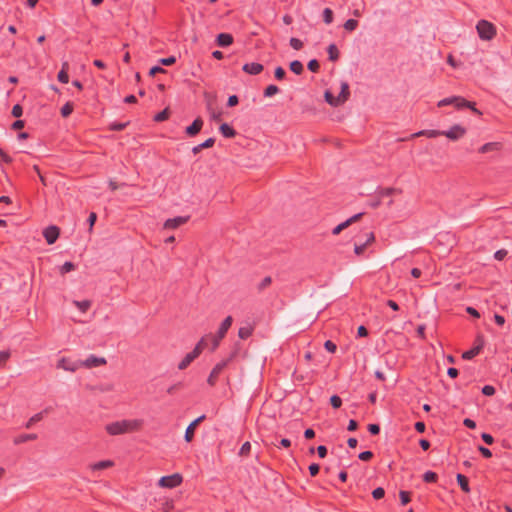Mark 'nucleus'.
<instances>
[{"label":"nucleus","instance_id":"79ce46f5","mask_svg":"<svg viewBox=\"0 0 512 512\" xmlns=\"http://www.w3.org/2000/svg\"><path fill=\"white\" fill-rule=\"evenodd\" d=\"M128 123H121V122H113L110 124V130L113 131H122L126 128Z\"/></svg>","mask_w":512,"mask_h":512},{"label":"nucleus","instance_id":"6ab92c4d","mask_svg":"<svg viewBox=\"0 0 512 512\" xmlns=\"http://www.w3.org/2000/svg\"><path fill=\"white\" fill-rule=\"evenodd\" d=\"M68 68H69L68 62H63L62 63V69L59 71V73L57 75L58 81L63 83V84H66V83L69 82V76H68V73H67Z\"/></svg>","mask_w":512,"mask_h":512},{"label":"nucleus","instance_id":"5fc2aeb1","mask_svg":"<svg viewBox=\"0 0 512 512\" xmlns=\"http://www.w3.org/2000/svg\"><path fill=\"white\" fill-rule=\"evenodd\" d=\"M373 457V453L371 451H363L358 455V458L361 461H368Z\"/></svg>","mask_w":512,"mask_h":512},{"label":"nucleus","instance_id":"f03ea898","mask_svg":"<svg viewBox=\"0 0 512 512\" xmlns=\"http://www.w3.org/2000/svg\"><path fill=\"white\" fill-rule=\"evenodd\" d=\"M233 319L231 316H227L221 323L219 330L216 335H207L205 336V347L207 346V341H211V350L214 351L220 344V341L226 335L228 329L231 327Z\"/></svg>","mask_w":512,"mask_h":512},{"label":"nucleus","instance_id":"f704fd0d","mask_svg":"<svg viewBox=\"0 0 512 512\" xmlns=\"http://www.w3.org/2000/svg\"><path fill=\"white\" fill-rule=\"evenodd\" d=\"M498 143H495V142H490V143H486L484 144L483 146H481V148L479 149V151L481 153H487L489 151H492V150H495V149H498Z\"/></svg>","mask_w":512,"mask_h":512},{"label":"nucleus","instance_id":"39448f33","mask_svg":"<svg viewBox=\"0 0 512 512\" xmlns=\"http://www.w3.org/2000/svg\"><path fill=\"white\" fill-rule=\"evenodd\" d=\"M451 104H454L458 108H464V107L470 108L475 113L480 114V112L473 106V104L471 102H468L467 100H465L462 97H448V98H444L438 102L439 107L451 105Z\"/></svg>","mask_w":512,"mask_h":512},{"label":"nucleus","instance_id":"4468645a","mask_svg":"<svg viewBox=\"0 0 512 512\" xmlns=\"http://www.w3.org/2000/svg\"><path fill=\"white\" fill-rule=\"evenodd\" d=\"M363 214L362 213H357L353 216H351L350 218H348L346 221L340 223L339 225H337L335 228H333L332 230V234L333 235H338L342 230H344L345 228H347L348 226H350L352 223H354L355 221H357Z\"/></svg>","mask_w":512,"mask_h":512},{"label":"nucleus","instance_id":"c9c22d12","mask_svg":"<svg viewBox=\"0 0 512 512\" xmlns=\"http://www.w3.org/2000/svg\"><path fill=\"white\" fill-rule=\"evenodd\" d=\"M423 480L427 483H433L437 480V474L433 471H426L423 474Z\"/></svg>","mask_w":512,"mask_h":512},{"label":"nucleus","instance_id":"423d86ee","mask_svg":"<svg viewBox=\"0 0 512 512\" xmlns=\"http://www.w3.org/2000/svg\"><path fill=\"white\" fill-rule=\"evenodd\" d=\"M182 482V476L178 473L163 476L159 479L158 485L164 488H175Z\"/></svg>","mask_w":512,"mask_h":512},{"label":"nucleus","instance_id":"a211bd4d","mask_svg":"<svg viewBox=\"0 0 512 512\" xmlns=\"http://www.w3.org/2000/svg\"><path fill=\"white\" fill-rule=\"evenodd\" d=\"M216 42L220 47H228L233 43V36L229 33H220L216 38Z\"/></svg>","mask_w":512,"mask_h":512},{"label":"nucleus","instance_id":"f3484780","mask_svg":"<svg viewBox=\"0 0 512 512\" xmlns=\"http://www.w3.org/2000/svg\"><path fill=\"white\" fill-rule=\"evenodd\" d=\"M350 96L349 84L345 81L341 82V89L337 96L339 106L344 104Z\"/></svg>","mask_w":512,"mask_h":512},{"label":"nucleus","instance_id":"7ed1b4c3","mask_svg":"<svg viewBox=\"0 0 512 512\" xmlns=\"http://www.w3.org/2000/svg\"><path fill=\"white\" fill-rule=\"evenodd\" d=\"M476 30L481 40L490 41L496 35V27L487 20H479L476 24Z\"/></svg>","mask_w":512,"mask_h":512},{"label":"nucleus","instance_id":"2eb2a0df","mask_svg":"<svg viewBox=\"0 0 512 512\" xmlns=\"http://www.w3.org/2000/svg\"><path fill=\"white\" fill-rule=\"evenodd\" d=\"M263 68V65L257 62L245 63L242 67L243 71L250 75L260 74Z\"/></svg>","mask_w":512,"mask_h":512},{"label":"nucleus","instance_id":"e433bc0d","mask_svg":"<svg viewBox=\"0 0 512 512\" xmlns=\"http://www.w3.org/2000/svg\"><path fill=\"white\" fill-rule=\"evenodd\" d=\"M75 269V265L74 263L70 262V261H66L61 267H60V273L61 274H66V273H69L71 271H73Z\"/></svg>","mask_w":512,"mask_h":512},{"label":"nucleus","instance_id":"a878e982","mask_svg":"<svg viewBox=\"0 0 512 512\" xmlns=\"http://www.w3.org/2000/svg\"><path fill=\"white\" fill-rule=\"evenodd\" d=\"M73 304L82 312V313H85L91 306V301L90 300H82V301H78V300H74L73 301Z\"/></svg>","mask_w":512,"mask_h":512},{"label":"nucleus","instance_id":"8fccbe9b","mask_svg":"<svg viewBox=\"0 0 512 512\" xmlns=\"http://www.w3.org/2000/svg\"><path fill=\"white\" fill-rule=\"evenodd\" d=\"M160 64L164 65V66H170L172 64H174L176 62V58L174 56H170V57H166V58H161L159 60Z\"/></svg>","mask_w":512,"mask_h":512},{"label":"nucleus","instance_id":"1a4fd4ad","mask_svg":"<svg viewBox=\"0 0 512 512\" xmlns=\"http://www.w3.org/2000/svg\"><path fill=\"white\" fill-rule=\"evenodd\" d=\"M59 233V228L54 225L48 226L43 230V236L49 245L56 242L59 237Z\"/></svg>","mask_w":512,"mask_h":512},{"label":"nucleus","instance_id":"412c9836","mask_svg":"<svg viewBox=\"0 0 512 512\" xmlns=\"http://www.w3.org/2000/svg\"><path fill=\"white\" fill-rule=\"evenodd\" d=\"M220 132L226 138H232L235 136V130L227 123H223L220 125Z\"/></svg>","mask_w":512,"mask_h":512},{"label":"nucleus","instance_id":"de8ad7c7","mask_svg":"<svg viewBox=\"0 0 512 512\" xmlns=\"http://www.w3.org/2000/svg\"><path fill=\"white\" fill-rule=\"evenodd\" d=\"M384 495H385V491H384V489L382 487H377L372 492V496L376 500L383 498Z\"/></svg>","mask_w":512,"mask_h":512},{"label":"nucleus","instance_id":"09e8293b","mask_svg":"<svg viewBox=\"0 0 512 512\" xmlns=\"http://www.w3.org/2000/svg\"><path fill=\"white\" fill-rule=\"evenodd\" d=\"M324 348L330 352V353H335L336 350H337V346L334 342H332L331 340H327L325 343H324Z\"/></svg>","mask_w":512,"mask_h":512},{"label":"nucleus","instance_id":"5701e85b","mask_svg":"<svg viewBox=\"0 0 512 512\" xmlns=\"http://www.w3.org/2000/svg\"><path fill=\"white\" fill-rule=\"evenodd\" d=\"M327 52H328L329 60L330 61L338 60V58H339V51L337 49V46L334 43H332V44H330L328 46Z\"/></svg>","mask_w":512,"mask_h":512},{"label":"nucleus","instance_id":"4c0bfd02","mask_svg":"<svg viewBox=\"0 0 512 512\" xmlns=\"http://www.w3.org/2000/svg\"><path fill=\"white\" fill-rule=\"evenodd\" d=\"M323 21L326 24H331L333 21V11L330 8H325L323 10Z\"/></svg>","mask_w":512,"mask_h":512},{"label":"nucleus","instance_id":"7c9ffc66","mask_svg":"<svg viewBox=\"0 0 512 512\" xmlns=\"http://www.w3.org/2000/svg\"><path fill=\"white\" fill-rule=\"evenodd\" d=\"M290 70L299 75L303 71V64L299 60H294L290 63Z\"/></svg>","mask_w":512,"mask_h":512},{"label":"nucleus","instance_id":"774afa93","mask_svg":"<svg viewBox=\"0 0 512 512\" xmlns=\"http://www.w3.org/2000/svg\"><path fill=\"white\" fill-rule=\"evenodd\" d=\"M238 102H239L238 97H237L236 95H231V96H229V98H228L227 105H228L229 107H233V106L237 105V104H238Z\"/></svg>","mask_w":512,"mask_h":512},{"label":"nucleus","instance_id":"13d9d810","mask_svg":"<svg viewBox=\"0 0 512 512\" xmlns=\"http://www.w3.org/2000/svg\"><path fill=\"white\" fill-rule=\"evenodd\" d=\"M320 466L316 463H312L309 465V473L311 476H316L319 473Z\"/></svg>","mask_w":512,"mask_h":512},{"label":"nucleus","instance_id":"473e14b6","mask_svg":"<svg viewBox=\"0 0 512 512\" xmlns=\"http://www.w3.org/2000/svg\"><path fill=\"white\" fill-rule=\"evenodd\" d=\"M357 26L358 21L355 19H348L343 25L344 29L348 32L354 31L357 28Z\"/></svg>","mask_w":512,"mask_h":512},{"label":"nucleus","instance_id":"9b49d317","mask_svg":"<svg viewBox=\"0 0 512 512\" xmlns=\"http://www.w3.org/2000/svg\"><path fill=\"white\" fill-rule=\"evenodd\" d=\"M465 134V129L459 125H454L447 131H442V135H445L451 140H457Z\"/></svg>","mask_w":512,"mask_h":512},{"label":"nucleus","instance_id":"c03bdc74","mask_svg":"<svg viewBox=\"0 0 512 512\" xmlns=\"http://www.w3.org/2000/svg\"><path fill=\"white\" fill-rule=\"evenodd\" d=\"M167 118H168V111H167V109H164L163 111L157 113L154 116V120L156 122H162V121L166 120Z\"/></svg>","mask_w":512,"mask_h":512},{"label":"nucleus","instance_id":"cd10ccee","mask_svg":"<svg viewBox=\"0 0 512 512\" xmlns=\"http://www.w3.org/2000/svg\"><path fill=\"white\" fill-rule=\"evenodd\" d=\"M480 353L479 351V348L478 347H472L471 349L465 351L463 354H462V358L464 360H471L473 359L475 356H477L478 354Z\"/></svg>","mask_w":512,"mask_h":512},{"label":"nucleus","instance_id":"20e7f679","mask_svg":"<svg viewBox=\"0 0 512 512\" xmlns=\"http://www.w3.org/2000/svg\"><path fill=\"white\" fill-rule=\"evenodd\" d=\"M205 348V338H202L194 347V349L187 353L185 357L178 364V369L184 370L186 369L203 351Z\"/></svg>","mask_w":512,"mask_h":512},{"label":"nucleus","instance_id":"e2e57ef3","mask_svg":"<svg viewBox=\"0 0 512 512\" xmlns=\"http://www.w3.org/2000/svg\"><path fill=\"white\" fill-rule=\"evenodd\" d=\"M271 282H272L271 277H269V276L265 277V278L260 282V284H259V289H260V290L265 289L267 286H269V285L271 284Z\"/></svg>","mask_w":512,"mask_h":512},{"label":"nucleus","instance_id":"b1692460","mask_svg":"<svg viewBox=\"0 0 512 512\" xmlns=\"http://www.w3.org/2000/svg\"><path fill=\"white\" fill-rule=\"evenodd\" d=\"M112 465H113L112 461H110V460H103V461H99V462H96L93 465H91V469L94 470V471L103 470V469H106L108 467H111Z\"/></svg>","mask_w":512,"mask_h":512},{"label":"nucleus","instance_id":"052dcab7","mask_svg":"<svg viewBox=\"0 0 512 512\" xmlns=\"http://www.w3.org/2000/svg\"><path fill=\"white\" fill-rule=\"evenodd\" d=\"M23 110L22 107L19 104H16L12 108V115L14 117H20L22 116Z\"/></svg>","mask_w":512,"mask_h":512},{"label":"nucleus","instance_id":"9d476101","mask_svg":"<svg viewBox=\"0 0 512 512\" xmlns=\"http://www.w3.org/2000/svg\"><path fill=\"white\" fill-rule=\"evenodd\" d=\"M57 367L65 371L75 372L80 368V364L79 361H70L63 357L58 360Z\"/></svg>","mask_w":512,"mask_h":512},{"label":"nucleus","instance_id":"bb28decb","mask_svg":"<svg viewBox=\"0 0 512 512\" xmlns=\"http://www.w3.org/2000/svg\"><path fill=\"white\" fill-rule=\"evenodd\" d=\"M48 410L45 409L44 411L42 412H39V413H36L35 415H33L29 420L28 422L26 423V428H30L34 423L40 421L43 419V416L45 413H47Z\"/></svg>","mask_w":512,"mask_h":512},{"label":"nucleus","instance_id":"4be33fe9","mask_svg":"<svg viewBox=\"0 0 512 512\" xmlns=\"http://www.w3.org/2000/svg\"><path fill=\"white\" fill-rule=\"evenodd\" d=\"M457 483L464 492L470 491L468 478L466 476L462 474H457Z\"/></svg>","mask_w":512,"mask_h":512},{"label":"nucleus","instance_id":"338daca9","mask_svg":"<svg viewBox=\"0 0 512 512\" xmlns=\"http://www.w3.org/2000/svg\"><path fill=\"white\" fill-rule=\"evenodd\" d=\"M317 453L320 458H325L327 455V448L324 445H319L317 447Z\"/></svg>","mask_w":512,"mask_h":512},{"label":"nucleus","instance_id":"6e6d98bb","mask_svg":"<svg viewBox=\"0 0 512 512\" xmlns=\"http://www.w3.org/2000/svg\"><path fill=\"white\" fill-rule=\"evenodd\" d=\"M274 74L276 79L282 80L285 77L286 72L282 67L279 66L275 69Z\"/></svg>","mask_w":512,"mask_h":512},{"label":"nucleus","instance_id":"3c124183","mask_svg":"<svg viewBox=\"0 0 512 512\" xmlns=\"http://www.w3.org/2000/svg\"><path fill=\"white\" fill-rule=\"evenodd\" d=\"M319 67V62L316 59H312L308 62V69L312 72H317Z\"/></svg>","mask_w":512,"mask_h":512},{"label":"nucleus","instance_id":"c85d7f7f","mask_svg":"<svg viewBox=\"0 0 512 512\" xmlns=\"http://www.w3.org/2000/svg\"><path fill=\"white\" fill-rule=\"evenodd\" d=\"M421 135H425L429 138H434V137H437L438 135H442V131H438V130H423V131H419L417 133H415L413 136H421Z\"/></svg>","mask_w":512,"mask_h":512},{"label":"nucleus","instance_id":"6e6552de","mask_svg":"<svg viewBox=\"0 0 512 512\" xmlns=\"http://www.w3.org/2000/svg\"><path fill=\"white\" fill-rule=\"evenodd\" d=\"M230 359L222 360L217 363L212 369L207 382L209 385L214 386L217 380L218 375L222 372V370L228 365Z\"/></svg>","mask_w":512,"mask_h":512},{"label":"nucleus","instance_id":"ea45409f","mask_svg":"<svg viewBox=\"0 0 512 512\" xmlns=\"http://www.w3.org/2000/svg\"><path fill=\"white\" fill-rule=\"evenodd\" d=\"M290 46L295 50H300L303 47V43L300 39L292 37L290 39Z\"/></svg>","mask_w":512,"mask_h":512},{"label":"nucleus","instance_id":"ddd939ff","mask_svg":"<svg viewBox=\"0 0 512 512\" xmlns=\"http://www.w3.org/2000/svg\"><path fill=\"white\" fill-rule=\"evenodd\" d=\"M205 419V415H201L198 418H196L194 421H192L188 427L186 428L184 439L186 442H191L194 437V431L196 426Z\"/></svg>","mask_w":512,"mask_h":512},{"label":"nucleus","instance_id":"58836bf2","mask_svg":"<svg viewBox=\"0 0 512 512\" xmlns=\"http://www.w3.org/2000/svg\"><path fill=\"white\" fill-rule=\"evenodd\" d=\"M73 112V105L70 102L64 104L61 108V115L68 117Z\"/></svg>","mask_w":512,"mask_h":512},{"label":"nucleus","instance_id":"4d7b16f0","mask_svg":"<svg viewBox=\"0 0 512 512\" xmlns=\"http://www.w3.org/2000/svg\"><path fill=\"white\" fill-rule=\"evenodd\" d=\"M506 255L507 251L505 249H500L494 253V258L498 261H501L506 257Z\"/></svg>","mask_w":512,"mask_h":512},{"label":"nucleus","instance_id":"aec40b11","mask_svg":"<svg viewBox=\"0 0 512 512\" xmlns=\"http://www.w3.org/2000/svg\"><path fill=\"white\" fill-rule=\"evenodd\" d=\"M215 143V139L214 138H208L207 140H205L204 142L194 146L192 148V152L193 154H198L202 149L204 148H209V147H212Z\"/></svg>","mask_w":512,"mask_h":512},{"label":"nucleus","instance_id":"72a5a7b5","mask_svg":"<svg viewBox=\"0 0 512 512\" xmlns=\"http://www.w3.org/2000/svg\"><path fill=\"white\" fill-rule=\"evenodd\" d=\"M278 92H279V88L276 85L271 84L265 88L263 94L265 97H272L275 94H277Z\"/></svg>","mask_w":512,"mask_h":512},{"label":"nucleus","instance_id":"393cba45","mask_svg":"<svg viewBox=\"0 0 512 512\" xmlns=\"http://www.w3.org/2000/svg\"><path fill=\"white\" fill-rule=\"evenodd\" d=\"M325 100L328 104H330L333 107H338V98L337 96H334L333 93L329 90H326L324 93Z\"/></svg>","mask_w":512,"mask_h":512},{"label":"nucleus","instance_id":"864d4df0","mask_svg":"<svg viewBox=\"0 0 512 512\" xmlns=\"http://www.w3.org/2000/svg\"><path fill=\"white\" fill-rule=\"evenodd\" d=\"M484 344H485V341H484V338L482 335H478L475 339V342H474V347H478L479 348V351L481 352V350L483 349L484 347Z\"/></svg>","mask_w":512,"mask_h":512},{"label":"nucleus","instance_id":"0eeeda50","mask_svg":"<svg viewBox=\"0 0 512 512\" xmlns=\"http://www.w3.org/2000/svg\"><path fill=\"white\" fill-rule=\"evenodd\" d=\"M79 364H80V367L94 368V367H99V366L105 365L106 359L104 357L90 355L85 360H79Z\"/></svg>","mask_w":512,"mask_h":512},{"label":"nucleus","instance_id":"f257e3e1","mask_svg":"<svg viewBox=\"0 0 512 512\" xmlns=\"http://www.w3.org/2000/svg\"><path fill=\"white\" fill-rule=\"evenodd\" d=\"M142 425L143 420L141 419H124L107 424L105 429L108 434L116 436L137 431Z\"/></svg>","mask_w":512,"mask_h":512},{"label":"nucleus","instance_id":"680f3d73","mask_svg":"<svg viewBox=\"0 0 512 512\" xmlns=\"http://www.w3.org/2000/svg\"><path fill=\"white\" fill-rule=\"evenodd\" d=\"M481 438L488 445H491L494 442L493 436L489 433H482Z\"/></svg>","mask_w":512,"mask_h":512},{"label":"nucleus","instance_id":"a18cd8bd","mask_svg":"<svg viewBox=\"0 0 512 512\" xmlns=\"http://www.w3.org/2000/svg\"><path fill=\"white\" fill-rule=\"evenodd\" d=\"M366 247H367V245L364 242H362V243H355V245H354V252H355V254H357V255L363 254L365 249H366Z\"/></svg>","mask_w":512,"mask_h":512},{"label":"nucleus","instance_id":"bf43d9fd","mask_svg":"<svg viewBox=\"0 0 512 512\" xmlns=\"http://www.w3.org/2000/svg\"><path fill=\"white\" fill-rule=\"evenodd\" d=\"M478 450L482 454L483 457H485V458H491L492 457V452L488 448H486L484 446H479Z\"/></svg>","mask_w":512,"mask_h":512},{"label":"nucleus","instance_id":"49530a36","mask_svg":"<svg viewBox=\"0 0 512 512\" xmlns=\"http://www.w3.org/2000/svg\"><path fill=\"white\" fill-rule=\"evenodd\" d=\"M399 497L402 505H406L410 502V494L407 491H400Z\"/></svg>","mask_w":512,"mask_h":512},{"label":"nucleus","instance_id":"c756f323","mask_svg":"<svg viewBox=\"0 0 512 512\" xmlns=\"http://www.w3.org/2000/svg\"><path fill=\"white\" fill-rule=\"evenodd\" d=\"M36 438H37V435L34 434V433L23 434V435L18 436L15 439V443L16 444H20V443H24V442H27V441L35 440Z\"/></svg>","mask_w":512,"mask_h":512},{"label":"nucleus","instance_id":"dca6fc26","mask_svg":"<svg viewBox=\"0 0 512 512\" xmlns=\"http://www.w3.org/2000/svg\"><path fill=\"white\" fill-rule=\"evenodd\" d=\"M203 126V120L201 118H196L193 123L186 127V134L189 136H195L200 132Z\"/></svg>","mask_w":512,"mask_h":512},{"label":"nucleus","instance_id":"69168bd1","mask_svg":"<svg viewBox=\"0 0 512 512\" xmlns=\"http://www.w3.org/2000/svg\"><path fill=\"white\" fill-rule=\"evenodd\" d=\"M368 431L372 434V435H376L380 432V427L378 424H369L368 425Z\"/></svg>","mask_w":512,"mask_h":512},{"label":"nucleus","instance_id":"a19ab883","mask_svg":"<svg viewBox=\"0 0 512 512\" xmlns=\"http://www.w3.org/2000/svg\"><path fill=\"white\" fill-rule=\"evenodd\" d=\"M330 403H331L333 408L337 409V408L341 407L342 400H341V398L338 395H333L330 398Z\"/></svg>","mask_w":512,"mask_h":512},{"label":"nucleus","instance_id":"f8f14e48","mask_svg":"<svg viewBox=\"0 0 512 512\" xmlns=\"http://www.w3.org/2000/svg\"><path fill=\"white\" fill-rule=\"evenodd\" d=\"M188 216H177L174 218L167 219L164 223L165 229H176L177 227L185 224L188 221Z\"/></svg>","mask_w":512,"mask_h":512},{"label":"nucleus","instance_id":"0e129e2a","mask_svg":"<svg viewBox=\"0 0 512 512\" xmlns=\"http://www.w3.org/2000/svg\"><path fill=\"white\" fill-rule=\"evenodd\" d=\"M466 312L474 318H480V313L474 307L468 306Z\"/></svg>","mask_w":512,"mask_h":512},{"label":"nucleus","instance_id":"603ef678","mask_svg":"<svg viewBox=\"0 0 512 512\" xmlns=\"http://www.w3.org/2000/svg\"><path fill=\"white\" fill-rule=\"evenodd\" d=\"M0 158L1 161L7 164H10L13 161L12 157L8 155L2 148H0Z\"/></svg>","mask_w":512,"mask_h":512},{"label":"nucleus","instance_id":"2f4dec72","mask_svg":"<svg viewBox=\"0 0 512 512\" xmlns=\"http://www.w3.org/2000/svg\"><path fill=\"white\" fill-rule=\"evenodd\" d=\"M252 334V328L250 326L240 327L238 330V336L241 339H247Z\"/></svg>","mask_w":512,"mask_h":512},{"label":"nucleus","instance_id":"37998d69","mask_svg":"<svg viewBox=\"0 0 512 512\" xmlns=\"http://www.w3.org/2000/svg\"><path fill=\"white\" fill-rule=\"evenodd\" d=\"M496 390L494 388V386L492 385H485L482 387V393L485 395V396H493L495 394Z\"/></svg>","mask_w":512,"mask_h":512}]
</instances>
